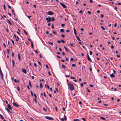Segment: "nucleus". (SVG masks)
I'll use <instances>...</instances> for the list:
<instances>
[{
	"instance_id": "nucleus-1",
	"label": "nucleus",
	"mask_w": 121,
	"mask_h": 121,
	"mask_svg": "<svg viewBox=\"0 0 121 121\" xmlns=\"http://www.w3.org/2000/svg\"><path fill=\"white\" fill-rule=\"evenodd\" d=\"M68 85L71 91H73L74 90V86L71 83Z\"/></svg>"
},
{
	"instance_id": "nucleus-2",
	"label": "nucleus",
	"mask_w": 121,
	"mask_h": 121,
	"mask_svg": "<svg viewBox=\"0 0 121 121\" xmlns=\"http://www.w3.org/2000/svg\"><path fill=\"white\" fill-rule=\"evenodd\" d=\"M54 13L52 11H50L47 12V14L49 15H52L54 14Z\"/></svg>"
},
{
	"instance_id": "nucleus-3",
	"label": "nucleus",
	"mask_w": 121,
	"mask_h": 121,
	"mask_svg": "<svg viewBox=\"0 0 121 121\" xmlns=\"http://www.w3.org/2000/svg\"><path fill=\"white\" fill-rule=\"evenodd\" d=\"M45 118L46 119L50 120H52L53 119V118L50 117L46 116L45 117Z\"/></svg>"
},
{
	"instance_id": "nucleus-4",
	"label": "nucleus",
	"mask_w": 121,
	"mask_h": 121,
	"mask_svg": "<svg viewBox=\"0 0 121 121\" xmlns=\"http://www.w3.org/2000/svg\"><path fill=\"white\" fill-rule=\"evenodd\" d=\"M46 20L47 21V22H50L51 21V18L49 16L46 18Z\"/></svg>"
},
{
	"instance_id": "nucleus-5",
	"label": "nucleus",
	"mask_w": 121,
	"mask_h": 121,
	"mask_svg": "<svg viewBox=\"0 0 121 121\" xmlns=\"http://www.w3.org/2000/svg\"><path fill=\"white\" fill-rule=\"evenodd\" d=\"M64 118H61V120L62 121H64V120L66 121L67 120V118L66 117L65 114H64Z\"/></svg>"
},
{
	"instance_id": "nucleus-6",
	"label": "nucleus",
	"mask_w": 121,
	"mask_h": 121,
	"mask_svg": "<svg viewBox=\"0 0 121 121\" xmlns=\"http://www.w3.org/2000/svg\"><path fill=\"white\" fill-rule=\"evenodd\" d=\"M60 4H61V6L64 8H66V6L64 4L60 2Z\"/></svg>"
},
{
	"instance_id": "nucleus-7",
	"label": "nucleus",
	"mask_w": 121,
	"mask_h": 121,
	"mask_svg": "<svg viewBox=\"0 0 121 121\" xmlns=\"http://www.w3.org/2000/svg\"><path fill=\"white\" fill-rule=\"evenodd\" d=\"M87 59L88 60L92 62L91 60V59L90 58L89 55L88 53L87 54Z\"/></svg>"
},
{
	"instance_id": "nucleus-8",
	"label": "nucleus",
	"mask_w": 121,
	"mask_h": 121,
	"mask_svg": "<svg viewBox=\"0 0 121 121\" xmlns=\"http://www.w3.org/2000/svg\"><path fill=\"white\" fill-rule=\"evenodd\" d=\"M7 107V108L9 110H11V108H12V107L10 104H8Z\"/></svg>"
},
{
	"instance_id": "nucleus-9",
	"label": "nucleus",
	"mask_w": 121,
	"mask_h": 121,
	"mask_svg": "<svg viewBox=\"0 0 121 121\" xmlns=\"http://www.w3.org/2000/svg\"><path fill=\"white\" fill-rule=\"evenodd\" d=\"M22 71L25 74H26V70L22 68Z\"/></svg>"
},
{
	"instance_id": "nucleus-10",
	"label": "nucleus",
	"mask_w": 121,
	"mask_h": 121,
	"mask_svg": "<svg viewBox=\"0 0 121 121\" xmlns=\"http://www.w3.org/2000/svg\"><path fill=\"white\" fill-rule=\"evenodd\" d=\"M6 109L7 110V111L8 112H9L10 113H12V112L11 111L12 110V108H11V110H10V111L9 110V109H8L7 108H6Z\"/></svg>"
},
{
	"instance_id": "nucleus-11",
	"label": "nucleus",
	"mask_w": 121,
	"mask_h": 121,
	"mask_svg": "<svg viewBox=\"0 0 121 121\" xmlns=\"http://www.w3.org/2000/svg\"><path fill=\"white\" fill-rule=\"evenodd\" d=\"M6 109L7 110V111L8 112H9L10 113H12V112L11 111L12 110V108H11V110H10V111L9 110V109H8L7 108H6Z\"/></svg>"
},
{
	"instance_id": "nucleus-12",
	"label": "nucleus",
	"mask_w": 121,
	"mask_h": 121,
	"mask_svg": "<svg viewBox=\"0 0 121 121\" xmlns=\"http://www.w3.org/2000/svg\"><path fill=\"white\" fill-rule=\"evenodd\" d=\"M13 104L14 106L16 107H18L19 106L15 102H13Z\"/></svg>"
},
{
	"instance_id": "nucleus-13",
	"label": "nucleus",
	"mask_w": 121,
	"mask_h": 121,
	"mask_svg": "<svg viewBox=\"0 0 121 121\" xmlns=\"http://www.w3.org/2000/svg\"><path fill=\"white\" fill-rule=\"evenodd\" d=\"M7 20L8 22V23L10 25V26H12V25L10 21L8 19H7Z\"/></svg>"
},
{
	"instance_id": "nucleus-14",
	"label": "nucleus",
	"mask_w": 121,
	"mask_h": 121,
	"mask_svg": "<svg viewBox=\"0 0 121 121\" xmlns=\"http://www.w3.org/2000/svg\"><path fill=\"white\" fill-rule=\"evenodd\" d=\"M67 72H69V74L68 75H66V74H65V77H70V73H69V71H67Z\"/></svg>"
},
{
	"instance_id": "nucleus-15",
	"label": "nucleus",
	"mask_w": 121,
	"mask_h": 121,
	"mask_svg": "<svg viewBox=\"0 0 121 121\" xmlns=\"http://www.w3.org/2000/svg\"><path fill=\"white\" fill-rule=\"evenodd\" d=\"M110 76V77L111 78L114 77H115V76L114 75L113 73H112V74H111Z\"/></svg>"
},
{
	"instance_id": "nucleus-16",
	"label": "nucleus",
	"mask_w": 121,
	"mask_h": 121,
	"mask_svg": "<svg viewBox=\"0 0 121 121\" xmlns=\"http://www.w3.org/2000/svg\"><path fill=\"white\" fill-rule=\"evenodd\" d=\"M23 31H24V33H25V34L26 35H28V34L27 33V32H26V30H23Z\"/></svg>"
},
{
	"instance_id": "nucleus-17",
	"label": "nucleus",
	"mask_w": 121,
	"mask_h": 121,
	"mask_svg": "<svg viewBox=\"0 0 121 121\" xmlns=\"http://www.w3.org/2000/svg\"><path fill=\"white\" fill-rule=\"evenodd\" d=\"M29 84L30 86V87H32V86L31 84L30 81V80H29Z\"/></svg>"
},
{
	"instance_id": "nucleus-18",
	"label": "nucleus",
	"mask_w": 121,
	"mask_h": 121,
	"mask_svg": "<svg viewBox=\"0 0 121 121\" xmlns=\"http://www.w3.org/2000/svg\"><path fill=\"white\" fill-rule=\"evenodd\" d=\"M0 117L2 119H4V117H3V116L1 114H0Z\"/></svg>"
},
{
	"instance_id": "nucleus-19",
	"label": "nucleus",
	"mask_w": 121,
	"mask_h": 121,
	"mask_svg": "<svg viewBox=\"0 0 121 121\" xmlns=\"http://www.w3.org/2000/svg\"><path fill=\"white\" fill-rule=\"evenodd\" d=\"M76 38L78 40L80 41H81V40L79 38V37L78 36H77Z\"/></svg>"
},
{
	"instance_id": "nucleus-20",
	"label": "nucleus",
	"mask_w": 121,
	"mask_h": 121,
	"mask_svg": "<svg viewBox=\"0 0 121 121\" xmlns=\"http://www.w3.org/2000/svg\"><path fill=\"white\" fill-rule=\"evenodd\" d=\"M18 57L19 59V60H21V58L20 56V54L19 53L18 54Z\"/></svg>"
},
{
	"instance_id": "nucleus-21",
	"label": "nucleus",
	"mask_w": 121,
	"mask_h": 121,
	"mask_svg": "<svg viewBox=\"0 0 121 121\" xmlns=\"http://www.w3.org/2000/svg\"><path fill=\"white\" fill-rule=\"evenodd\" d=\"M51 19L52 21H54L55 20V18H54L53 17H52L51 18Z\"/></svg>"
},
{
	"instance_id": "nucleus-22",
	"label": "nucleus",
	"mask_w": 121,
	"mask_h": 121,
	"mask_svg": "<svg viewBox=\"0 0 121 121\" xmlns=\"http://www.w3.org/2000/svg\"><path fill=\"white\" fill-rule=\"evenodd\" d=\"M63 47H64L65 50L67 52H68V50H67V48H66L65 46H64Z\"/></svg>"
},
{
	"instance_id": "nucleus-23",
	"label": "nucleus",
	"mask_w": 121,
	"mask_h": 121,
	"mask_svg": "<svg viewBox=\"0 0 121 121\" xmlns=\"http://www.w3.org/2000/svg\"><path fill=\"white\" fill-rule=\"evenodd\" d=\"M100 119H103L104 120H105L106 119L105 118L103 117H100Z\"/></svg>"
},
{
	"instance_id": "nucleus-24",
	"label": "nucleus",
	"mask_w": 121,
	"mask_h": 121,
	"mask_svg": "<svg viewBox=\"0 0 121 121\" xmlns=\"http://www.w3.org/2000/svg\"><path fill=\"white\" fill-rule=\"evenodd\" d=\"M43 87V86L42 84L41 83H40V88H42Z\"/></svg>"
},
{
	"instance_id": "nucleus-25",
	"label": "nucleus",
	"mask_w": 121,
	"mask_h": 121,
	"mask_svg": "<svg viewBox=\"0 0 121 121\" xmlns=\"http://www.w3.org/2000/svg\"><path fill=\"white\" fill-rule=\"evenodd\" d=\"M1 17H2L3 18H4V17L5 18H7V17H6V16L5 15H1Z\"/></svg>"
},
{
	"instance_id": "nucleus-26",
	"label": "nucleus",
	"mask_w": 121,
	"mask_h": 121,
	"mask_svg": "<svg viewBox=\"0 0 121 121\" xmlns=\"http://www.w3.org/2000/svg\"><path fill=\"white\" fill-rule=\"evenodd\" d=\"M12 62L13 63V67L15 64L13 60H12Z\"/></svg>"
},
{
	"instance_id": "nucleus-27",
	"label": "nucleus",
	"mask_w": 121,
	"mask_h": 121,
	"mask_svg": "<svg viewBox=\"0 0 121 121\" xmlns=\"http://www.w3.org/2000/svg\"><path fill=\"white\" fill-rule=\"evenodd\" d=\"M80 120L78 119H74L73 120V121H80Z\"/></svg>"
},
{
	"instance_id": "nucleus-28",
	"label": "nucleus",
	"mask_w": 121,
	"mask_h": 121,
	"mask_svg": "<svg viewBox=\"0 0 121 121\" xmlns=\"http://www.w3.org/2000/svg\"><path fill=\"white\" fill-rule=\"evenodd\" d=\"M61 32L62 33L64 32V30L63 29H61L60 30Z\"/></svg>"
},
{
	"instance_id": "nucleus-29",
	"label": "nucleus",
	"mask_w": 121,
	"mask_h": 121,
	"mask_svg": "<svg viewBox=\"0 0 121 121\" xmlns=\"http://www.w3.org/2000/svg\"><path fill=\"white\" fill-rule=\"evenodd\" d=\"M48 43L51 44L52 45L53 44V43L52 42H51L49 41H48Z\"/></svg>"
},
{
	"instance_id": "nucleus-30",
	"label": "nucleus",
	"mask_w": 121,
	"mask_h": 121,
	"mask_svg": "<svg viewBox=\"0 0 121 121\" xmlns=\"http://www.w3.org/2000/svg\"><path fill=\"white\" fill-rule=\"evenodd\" d=\"M31 46L32 48H33L34 47V46H33V43L32 42H31Z\"/></svg>"
},
{
	"instance_id": "nucleus-31",
	"label": "nucleus",
	"mask_w": 121,
	"mask_h": 121,
	"mask_svg": "<svg viewBox=\"0 0 121 121\" xmlns=\"http://www.w3.org/2000/svg\"><path fill=\"white\" fill-rule=\"evenodd\" d=\"M62 67L63 68H65V65H63V64H62Z\"/></svg>"
},
{
	"instance_id": "nucleus-32",
	"label": "nucleus",
	"mask_w": 121,
	"mask_h": 121,
	"mask_svg": "<svg viewBox=\"0 0 121 121\" xmlns=\"http://www.w3.org/2000/svg\"><path fill=\"white\" fill-rule=\"evenodd\" d=\"M52 33L53 34H54L55 35H56L57 34V33L54 31H52Z\"/></svg>"
},
{
	"instance_id": "nucleus-33",
	"label": "nucleus",
	"mask_w": 121,
	"mask_h": 121,
	"mask_svg": "<svg viewBox=\"0 0 121 121\" xmlns=\"http://www.w3.org/2000/svg\"><path fill=\"white\" fill-rule=\"evenodd\" d=\"M17 39H16V41H18L19 39V38L17 36Z\"/></svg>"
},
{
	"instance_id": "nucleus-34",
	"label": "nucleus",
	"mask_w": 121,
	"mask_h": 121,
	"mask_svg": "<svg viewBox=\"0 0 121 121\" xmlns=\"http://www.w3.org/2000/svg\"><path fill=\"white\" fill-rule=\"evenodd\" d=\"M17 90H18V91H19L20 92V90L19 87H17Z\"/></svg>"
},
{
	"instance_id": "nucleus-35",
	"label": "nucleus",
	"mask_w": 121,
	"mask_h": 121,
	"mask_svg": "<svg viewBox=\"0 0 121 121\" xmlns=\"http://www.w3.org/2000/svg\"><path fill=\"white\" fill-rule=\"evenodd\" d=\"M89 52H90V54L91 55H92V51H90Z\"/></svg>"
},
{
	"instance_id": "nucleus-36",
	"label": "nucleus",
	"mask_w": 121,
	"mask_h": 121,
	"mask_svg": "<svg viewBox=\"0 0 121 121\" xmlns=\"http://www.w3.org/2000/svg\"><path fill=\"white\" fill-rule=\"evenodd\" d=\"M82 119L84 121H86V118H82Z\"/></svg>"
},
{
	"instance_id": "nucleus-37",
	"label": "nucleus",
	"mask_w": 121,
	"mask_h": 121,
	"mask_svg": "<svg viewBox=\"0 0 121 121\" xmlns=\"http://www.w3.org/2000/svg\"><path fill=\"white\" fill-rule=\"evenodd\" d=\"M101 29L103 30H105V29L103 27V26H101Z\"/></svg>"
},
{
	"instance_id": "nucleus-38",
	"label": "nucleus",
	"mask_w": 121,
	"mask_h": 121,
	"mask_svg": "<svg viewBox=\"0 0 121 121\" xmlns=\"http://www.w3.org/2000/svg\"><path fill=\"white\" fill-rule=\"evenodd\" d=\"M11 41H12V42L13 44V45H14V41H13V40L12 39L11 40Z\"/></svg>"
},
{
	"instance_id": "nucleus-39",
	"label": "nucleus",
	"mask_w": 121,
	"mask_h": 121,
	"mask_svg": "<svg viewBox=\"0 0 121 121\" xmlns=\"http://www.w3.org/2000/svg\"><path fill=\"white\" fill-rule=\"evenodd\" d=\"M67 85H69V84L71 83L69 82V80L68 79H67Z\"/></svg>"
},
{
	"instance_id": "nucleus-40",
	"label": "nucleus",
	"mask_w": 121,
	"mask_h": 121,
	"mask_svg": "<svg viewBox=\"0 0 121 121\" xmlns=\"http://www.w3.org/2000/svg\"><path fill=\"white\" fill-rule=\"evenodd\" d=\"M4 9V10H5L6 9V7L5 6V4H4L3 5Z\"/></svg>"
},
{
	"instance_id": "nucleus-41",
	"label": "nucleus",
	"mask_w": 121,
	"mask_h": 121,
	"mask_svg": "<svg viewBox=\"0 0 121 121\" xmlns=\"http://www.w3.org/2000/svg\"><path fill=\"white\" fill-rule=\"evenodd\" d=\"M34 96L35 97V98H36V99L37 98V96H36V95L35 93H34Z\"/></svg>"
},
{
	"instance_id": "nucleus-42",
	"label": "nucleus",
	"mask_w": 121,
	"mask_h": 121,
	"mask_svg": "<svg viewBox=\"0 0 121 121\" xmlns=\"http://www.w3.org/2000/svg\"><path fill=\"white\" fill-rule=\"evenodd\" d=\"M87 13L88 14H91V12L89 11H88L87 12Z\"/></svg>"
},
{
	"instance_id": "nucleus-43",
	"label": "nucleus",
	"mask_w": 121,
	"mask_h": 121,
	"mask_svg": "<svg viewBox=\"0 0 121 121\" xmlns=\"http://www.w3.org/2000/svg\"><path fill=\"white\" fill-rule=\"evenodd\" d=\"M34 100L36 103H37V100L36 98H35Z\"/></svg>"
},
{
	"instance_id": "nucleus-44",
	"label": "nucleus",
	"mask_w": 121,
	"mask_h": 121,
	"mask_svg": "<svg viewBox=\"0 0 121 121\" xmlns=\"http://www.w3.org/2000/svg\"><path fill=\"white\" fill-rule=\"evenodd\" d=\"M34 66H35V67H37V65H36V64L35 63H34Z\"/></svg>"
},
{
	"instance_id": "nucleus-45",
	"label": "nucleus",
	"mask_w": 121,
	"mask_h": 121,
	"mask_svg": "<svg viewBox=\"0 0 121 121\" xmlns=\"http://www.w3.org/2000/svg\"><path fill=\"white\" fill-rule=\"evenodd\" d=\"M83 83H81V87H83Z\"/></svg>"
},
{
	"instance_id": "nucleus-46",
	"label": "nucleus",
	"mask_w": 121,
	"mask_h": 121,
	"mask_svg": "<svg viewBox=\"0 0 121 121\" xmlns=\"http://www.w3.org/2000/svg\"><path fill=\"white\" fill-rule=\"evenodd\" d=\"M65 25L64 24H62L61 25L62 27H64L65 26Z\"/></svg>"
},
{
	"instance_id": "nucleus-47",
	"label": "nucleus",
	"mask_w": 121,
	"mask_h": 121,
	"mask_svg": "<svg viewBox=\"0 0 121 121\" xmlns=\"http://www.w3.org/2000/svg\"><path fill=\"white\" fill-rule=\"evenodd\" d=\"M61 41L63 43H65V41L64 40H61Z\"/></svg>"
},
{
	"instance_id": "nucleus-48",
	"label": "nucleus",
	"mask_w": 121,
	"mask_h": 121,
	"mask_svg": "<svg viewBox=\"0 0 121 121\" xmlns=\"http://www.w3.org/2000/svg\"><path fill=\"white\" fill-rule=\"evenodd\" d=\"M28 40H29V41L31 43V42H32L31 40V39H30L28 38Z\"/></svg>"
},
{
	"instance_id": "nucleus-49",
	"label": "nucleus",
	"mask_w": 121,
	"mask_h": 121,
	"mask_svg": "<svg viewBox=\"0 0 121 121\" xmlns=\"http://www.w3.org/2000/svg\"><path fill=\"white\" fill-rule=\"evenodd\" d=\"M79 103L80 105H81L82 104V103L81 101H80L79 102Z\"/></svg>"
},
{
	"instance_id": "nucleus-50",
	"label": "nucleus",
	"mask_w": 121,
	"mask_h": 121,
	"mask_svg": "<svg viewBox=\"0 0 121 121\" xmlns=\"http://www.w3.org/2000/svg\"><path fill=\"white\" fill-rule=\"evenodd\" d=\"M30 92L31 93V96H33V94L32 92V91H31Z\"/></svg>"
},
{
	"instance_id": "nucleus-51",
	"label": "nucleus",
	"mask_w": 121,
	"mask_h": 121,
	"mask_svg": "<svg viewBox=\"0 0 121 121\" xmlns=\"http://www.w3.org/2000/svg\"><path fill=\"white\" fill-rule=\"evenodd\" d=\"M73 58H71L70 59V60L71 61H73Z\"/></svg>"
},
{
	"instance_id": "nucleus-52",
	"label": "nucleus",
	"mask_w": 121,
	"mask_h": 121,
	"mask_svg": "<svg viewBox=\"0 0 121 121\" xmlns=\"http://www.w3.org/2000/svg\"><path fill=\"white\" fill-rule=\"evenodd\" d=\"M61 36L63 38L64 37H65V36L63 34H62L61 35Z\"/></svg>"
},
{
	"instance_id": "nucleus-53",
	"label": "nucleus",
	"mask_w": 121,
	"mask_h": 121,
	"mask_svg": "<svg viewBox=\"0 0 121 121\" xmlns=\"http://www.w3.org/2000/svg\"><path fill=\"white\" fill-rule=\"evenodd\" d=\"M90 86L91 87H93V85L92 84H90Z\"/></svg>"
},
{
	"instance_id": "nucleus-54",
	"label": "nucleus",
	"mask_w": 121,
	"mask_h": 121,
	"mask_svg": "<svg viewBox=\"0 0 121 121\" xmlns=\"http://www.w3.org/2000/svg\"><path fill=\"white\" fill-rule=\"evenodd\" d=\"M43 109L45 111H46V108H43Z\"/></svg>"
},
{
	"instance_id": "nucleus-55",
	"label": "nucleus",
	"mask_w": 121,
	"mask_h": 121,
	"mask_svg": "<svg viewBox=\"0 0 121 121\" xmlns=\"http://www.w3.org/2000/svg\"><path fill=\"white\" fill-rule=\"evenodd\" d=\"M8 7L9 8L11 9V7L10 5H8Z\"/></svg>"
},
{
	"instance_id": "nucleus-56",
	"label": "nucleus",
	"mask_w": 121,
	"mask_h": 121,
	"mask_svg": "<svg viewBox=\"0 0 121 121\" xmlns=\"http://www.w3.org/2000/svg\"><path fill=\"white\" fill-rule=\"evenodd\" d=\"M27 87L28 88V90H29L30 89V88L29 87L28 85H27Z\"/></svg>"
},
{
	"instance_id": "nucleus-57",
	"label": "nucleus",
	"mask_w": 121,
	"mask_h": 121,
	"mask_svg": "<svg viewBox=\"0 0 121 121\" xmlns=\"http://www.w3.org/2000/svg\"><path fill=\"white\" fill-rule=\"evenodd\" d=\"M14 56V54L13 52L12 53V57H13Z\"/></svg>"
},
{
	"instance_id": "nucleus-58",
	"label": "nucleus",
	"mask_w": 121,
	"mask_h": 121,
	"mask_svg": "<svg viewBox=\"0 0 121 121\" xmlns=\"http://www.w3.org/2000/svg\"><path fill=\"white\" fill-rule=\"evenodd\" d=\"M43 95H44V96L45 97H46V95L45 94V93L44 92H43Z\"/></svg>"
},
{
	"instance_id": "nucleus-59",
	"label": "nucleus",
	"mask_w": 121,
	"mask_h": 121,
	"mask_svg": "<svg viewBox=\"0 0 121 121\" xmlns=\"http://www.w3.org/2000/svg\"><path fill=\"white\" fill-rule=\"evenodd\" d=\"M75 64H72V66L73 67H74L75 66Z\"/></svg>"
},
{
	"instance_id": "nucleus-60",
	"label": "nucleus",
	"mask_w": 121,
	"mask_h": 121,
	"mask_svg": "<svg viewBox=\"0 0 121 121\" xmlns=\"http://www.w3.org/2000/svg\"><path fill=\"white\" fill-rule=\"evenodd\" d=\"M55 108L56 111H58V110L57 108L56 107H55Z\"/></svg>"
},
{
	"instance_id": "nucleus-61",
	"label": "nucleus",
	"mask_w": 121,
	"mask_h": 121,
	"mask_svg": "<svg viewBox=\"0 0 121 121\" xmlns=\"http://www.w3.org/2000/svg\"><path fill=\"white\" fill-rule=\"evenodd\" d=\"M46 67L47 68V69H49V67L48 65H46Z\"/></svg>"
},
{
	"instance_id": "nucleus-62",
	"label": "nucleus",
	"mask_w": 121,
	"mask_h": 121,
	"mask_svg": "<svg viewBox=\"0 0 121 121\" xmlns=\"http://www.w3.org/2000/svg\"><path fill=\"white\" fill-rule=\"evenodd\" d=\"M52 29H53L54 28V26L53 24H52Z\"/></svg>"
},
{
	"instance_id": "nucleus-63",
	"label": "nucleus",
	"mask_w": 121,
	"mask_h": 121,
	"mask_svg": "<svg viewBox=\"0 0 121 121\" xmlns=\"http://www.w3.org/2000/svg\"><path fill=\"white\" fill-rule=\"evenodd\" d=\"M38 63L39 64V65H41V64L40 62L39 61H38Z\"/></svg>"
},
{
	"instance_id": "nucleus-64",
	"label": "nucleus",
	"mask_w": 121,
	"mask_h": 121,
	"mask_svg": "<svg viewBox=\"0 0 121 121\" xmlns=\"http://www.w3.org/2000/svg\"><path fill=\"white\" fill-rule=\"evenodd\" d=\"M117 26V23H115L114 25V27H116Z\"/></svg>"
}]
</instances>
